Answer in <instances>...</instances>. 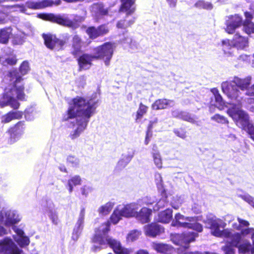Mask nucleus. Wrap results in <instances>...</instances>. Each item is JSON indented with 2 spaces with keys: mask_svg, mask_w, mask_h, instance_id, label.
<instances>
[{
  "mask_svg": "<svg viewBox=\"0 0 254 254\" xmlns=\"http://www.w3.org/2000/svg\"><path fill=\"white\" fill-rule=\"evenodd\" d=\"M28 8L33 9H42L41 4L40 1L34 2L30 1L27 3Z\"/></svg>",
  "mask_w": 254,
  "mask_h": 254,
  "instance_id": "5fc2aeb1",
  "label": "nucleus"
},
{
  "mask_svg": "<svg viewBox=\"0 0 254 254\" xmlns=\"http://www.w3.org/2000/svg\"><path fill=\"white\" fill-rule=\"evenodd\" d=\"M15 246L9 238L6 237L0 240V254H8Z\"/></svg>",
  "mask_w": 254,
  "mask_h": 254,
  "instance_id": "5701e85b",
  "label": "nucleus"
},
{
  "mask_svg": "<svg viewBox=\"0 0 254 254\" xmlns=\"http://www.w3.org/2000/svg\"><path fill=\"white\" fill-rule=\"evenodd\" d=\"M244 28L245 31L247 34L254 33V23L252 22L250 25L248 24Z\"/></svg>",
  "mask_w": 254,
  "mask_h": 254,
  "instance_id": "680f3d73",
  "label": "nucleus"
},
{
  "mask_svg": "<svg viewBox=\"0 0 254 254\" xmlns=\"http://www.w3.org/2000/svg\"><path fill=\"white\" fill-rule=\"evenodd\" d=\"M194 6L200 9H205L207 10H211L213 8V5L211 2H205L203 0L197 1L194 4Z\"/></svg>",
  "mask_w": 254,
  "mask_h": 254,
  "instance_id": "ea45409f",
  "label": "nucleus"
},
{
  "mask_svg": "<svg viewBox=\"0 0 254 254\" xmlns=\"http://www.w3.org/2000/svg\"><path fill=\"white\" fill-rule=\"evenodd\" d=\"M164 232V228L155 222L149 224L145 227V234L151 237H155Z\"/></svg>",
  "mask_w": 254,
  "mask_h": 254,
  "instance_id": "a211bd4d",
  "label": "nucleus"
},
{
  "mask_svg": "<svg viewBox=\"0 0 254 254\" xmlns=\"http://www.w3.org/2000/svg\"><path fill=\"white\" fill-rule=\"evenodd\" d=\"M7 16V14L3 12L1 10H0V23L3 24L6 22V18Z\"/></svg>",
  "mask_w": 254,
  "mask_h": 254,
  "instance_id": "338daca9",
  "label": "nucleus"
},
{
  "mask_svg": "<svg viewBox=\"0 0 254 254\" xmlns=\"http://www.w3.org/2000/svg\"><path fill=\"white\" fill-rule=\"evenodd\" d=\"M232 47L237 50H244L248 47L249 44V37L243 36L239 33H236L231 40Z\"/></svg>",
  "mask_w": 254,
  "mask_h": 254,
  "instance_id": "2eb2a0df",
  "label": "nucleus"
},
{
  "mask_svg": "<svg viewBox=\"0 0 254 254\" xmlns=\"http://www.w3.org/2000/svg\"><path fill=\"white\" fill-rule=\"evenodd\" d=\"M159 177L160 178V180L159 182L156 183V185L157 189L159 190V192H160L162 197L157 202V206L158 209L163 208L167 206L168 203V200L167 199L168 195L167 193L166 190L164 188L163 181L160 175H159Z\"/></svg>",
  "mask_w": 254,
  "mask_h": 254,
  "instance_id": "f3484780",
  "label": "nucleus"
},
{
  "mask_svg": "<svg viewBox=\"0 0 254 254\" xmlns=\"http://www.w3.org/2000/svg\"><path fill=\"white\" fill-rule=\"evenodd\" d=\"M91 10L94 13L96 16H107L109 14L108 8L105 7L102 2H96L93 3L91 6Z\"/></svg>",
  "mask_w": 254,
  "mask_h": 254,
  "instance_id": "bb28decb",
  "label": "nucleus"
},
{
  "mask_svg": "<svg viewBox=\"0 0 254 254\" xmlns=\"http://www.w3.org/2000/svg\"><path fill=\"white\" fill-rule=\"evenodd\" d=\"M85 32L89 38L93 40L107 34L109 32V29L106 24H103L97 27L94 26H89Z\"/></svg>",
  "mask_w": 254,
  "mask_h": 254,
  "instance_id": "9b49d317",
  "label": "nucleus"
},
{
  "mask_svg": "<svg viewBox=\"0 0 254 254\" xmlns=\"http://www.w3.org/2000/svg\"><path fill=\"white\" fill-rule=\"evenodd\" d=\"M85 209L84 208H82L80 210L79 217L76 222L77 228L78 229H82L84 223V220L85 217Z\"/></svg>",
  "mask_w": 254,
  "mask_h": 254,
  "instance_id": "37998d69",
  "label": "nucleus"
},
{
  "mask_svg": "<svg viewBox=\"0 0 254 254\" xmlns=\"http://www.w3.org/2000/svg\"><path fill=\"white\" fill-rule=\"evenodd\" d=\"M157 122H158L157 118H155L153 121H150L147 126L146 131L152 132V129L153 128V126L155 124L157 123Z\"/></svg>",
  "mask_w": 254,
  "mask_h": 254,
  "instance_id": "e2e57ef3",
  "label": "nucleus"
},
{
  "mask_svg": "<svg viewBox=\"0 0 254 254\" xmlns=\"http://www.w3.org/2000/svg\"><path fill=\"white\" fill-rule=\"evenodd\" d=\"M172 101L166 98H161L156 100L151 105L153 110H161L169 108L171 107V103Z\"/></svg>",
  "mask_w": 254,
  "mask_h": 254,
  "instance_id": "a878e982",
  "label": "nucleus"
},
{
  "mask_svg": "<svg viewBox=\"0 0 254 254\" xmlns=\"http://www.w3.org/2000/svg\"><path fill=\"white\" fill-rule=\"evenodd\" d=\"M212 119L218 123L223 124H228L229 123L228 121L225 117L218 114H215L212 117Z\"/></svg>",
  "mask_w": 254,
  "mask_h": 254,
  "instance_id": "49530a36",
  "label": "nucleus"
},
{
  "mask_svg": "<svg viewBox=\"0 0 254 254\" xmlns=\"http://www.w3.org/2000/svg\"><path fill=\"white\" fill-rule=\"evenodd\" d=\"M25 128L26 124L24 121H18L8 127L6 131L8 135L7 140V144L12 145L18 141L24 133Z\"/></svg>",
  "mask_w": 254,
  "mask_h": 254,
  "instance_id": "0eeeda50",
  "label": "nucleus"
},
{
  "mask_svg": "<svg viewBox=\"0 0 254 254\" xmlns=\"http://www.w3.org/2000/svg\"><path fill=\"white\" fill-rule=\"evenodd\" d=\"M122 217H123V216L122 214L120 209L116 208L110 216V219L113 224H116L122 219Z\"/></svg>",
  "mask_w": 254,
  "mask_h": 254,
  "instance_id": "e433bc0d",
  "label": "nucleus"
},
{
  "mask_svg": "<svg viewBox=\"0 0 254 254\" xmlns=\"http://www.w3.org/2000/svg\"><path fill=\"white\" fill-rule=\"evenodd\" d=\"M137 209V204L133 202L125 205L120 210L123 217L129 218L135 217Z\"/></svg>",
  "mask_w": 254,
  "mask_h": 254,
  "instance_id": "6ab92c4d",
  "label": "nucleus"
},
{
  "mask_svg": "<svg viewBox=\"0 0 254 254\" xmlns=\"http://www.w3.org/2000/svg\"><path fill=\"white\" fill-rule=\"evenodd\" d=\"M226 236L230 238V244L233 247L238 248L242 240L241 234L239 233H236L231 235L230 232H228L226 234Z\"/></svg>",
  "mask_w": 254,
  "mask_h": 254,
  "instance_id": "7c9ffc66",
  "label": "nucleus"
},
{
  "mask_svg": "<svg viewBox=\"0 0 254 254\" xmlns=\"http://www.w3.org/2000/svg\"><path fill=\"white\" fill-rule=\"evenodd\" d=\"M113 251L116 254H127L129 253L128 250L123 247L120 242Z\"/></svg>",
  "mask_w": 254,
  "mask_h": 254,
  "instance_id": "8fccbe9b",
  "label": "nucleus"
},
{
  "mask_svg": "<svg viewBox=\"0 0 254 254\" xmlns=\"http://www.w3.org/2000/svg\"><path fill=\"white\" fill-rule=\"evenodd\" d=\"M18 221L16 219L12 218L10 216V214H9L5 220L4 225L6 226H11L17 223Z\"/></svg>",
  "mask_w": 254,
  "mask_h": 254,
  "instance_id": "864d4df0",
  "label": "nucleus"
},
{
  "mask_svg": "<svg viewBox=\"0 0 254 254\" xmlns=\"http://www.w3.org/2000/svg\"><path fill=\"white\" fill-rule=\"evenodd\" d=\"M40 2L41 4L42 9H43L47 7L52 6L54 4L57 5H59L61 3V0H56L55 2H54L50 0H42Z\"/></svg>",
  "mask_w": 254,
  "mask_h": 254,
  "instance_id": "a18cd8bd",
  "label": "nucleus"
},
{
  "mask_svg": "<svg viewBox=\"0 0 254 254\" xmlns=\"http://www.w3.org/2000/svg\"><path fill=\"white\" fill-rule=\"evenodd\" d=\"M19 242L22 245L28 246L29 244L30 240L28 237L24 236L20 238Z\"/></svg>",
  "mask_w": 254,
  "mask_h": 254,
  "instance_id": "69168bd1",
  "label": "nucleus"
},
{
  "mask_svg": "<svg viewBox=\"0 0 254 254\" xmlns=\"http://www.w3.org/2000/svg\"><path fill=\"white\" fill-rule=\"evenodd\" d=\"M152 213V210L150 208L143 207L139 212L136 211L135 217L142 223H148L150 220V216Z\"/></svg>",
  "mask_w": 254,
  "mask_h": 254,
  "instance_id": "393cba45",
  "label": "nucleus"
},
{
  "mask_svg": "<svg viewBox=\"0 0 254 254\" xmlns=\"http://www.w3.org/2000/svg\"><path fill=\"white\" fill-rule=\"evenodd\" d=\"M132 15L125 14V16L119 20L116 23V27L118 29H126L130 27L135 22L136 18L131 16Z\"/></svg>",
  "mask_w": 254,
  "mask_h": 254,
  "instance_id": "4be33fe9",
  "label": "nucleus"
},
{
  "mask_svg": "<svg viewBox=\"0 0 254 254\" xmlns=\"http://www.w3.org/2000/svg\"><path fill=\"white\" fill-rule=\"evenodd\" d=\"M141 234L140 232L137 230L131 231L127 236V239L130 242H133L137 240L139 235Z\"/></svg>",
  "mask_w": 254,
  "mask_h": 254,
  "instance_id": "de8ad7c7",
  "label": "nucleus"
},
{
  "mask_svg": "<svg viewBox=\"0 0 254 254\" xmlns=\"http://www.w3.org/2000/svg\"><path fill=\"white\" fill-rule=\"evenodd\" d=\"M239 197L254 208V198L253 197L248 194H240L239 195Z\"/></svg>",
  "mask_w": 254,
  "mask_h": 254,
  "instance_id": "09e8293b",
  "label": "nucleus"
},
{
  "mask_svg": "<svg viewBox=\"0 0 254 254\" xmlns=\"http://www.w3.org/2000/svg\"><path fill=\"white\" fill-rule=\"evenodd\" d=\"M222 90L228 98L231 100L236 102L240 101L241 92L236 85L231 80L226 81L222 84Z\"/></svg>",
  "mask_w": 254,
  "mask_h": 254,
  "instance_id": "6e6552de",
  "label": "nucleus"
},
{
  "mask_svg": "<svg viewBox=\"0 0 254 254\" xmlns=\"http://www.w3.org/2000/svg\"><path fill=\"white\" fill-rule=\"evenodd\" d=\"M84 43V41L78 35H74L72 37L70 53L73 58H76L82 53V47Z\"/></svg>",
  "mask_w": 254,
  "mask_h": 254,
  "instance_id": "4468645a",
  "label": "nucleus"
},
{
  "mask_svg": "<svg viewBox=\"0 0 254 254\" xmlns=\"http://www.w3.org/2000/svg\"><path fill=\"white\" fill-rule=\"evenodd\" d=\"M18 62V59L15 55H10L6 58L2 62V64L5 66H13L15 65Z\"/></svg>",
  "mask_w": 254,
  "mask_h": 254,
  "instance_id": "a19ab883",
  "label": "nucleus"
},
{
  "mask_svg": "<svg viewBox=\"0 0 254 254\" xmlns=\"http://www.w3.org/2000/svg\"><path fill=\"white\" fill-rule=\"evenodd\" d=\"M81 184V179L79 175H75L68 180L67 187L69 193L73 191V187Z\"/></svg>",
  "mask_w": 254,
  "mask_h": 254,
  "instance_id": "473e14b6",
  "label": "nucleus"
},
{
  "mask_svg": "<svg viewBox=\"0 0 254 254\" xmlns=\"http://www.w3.org/2000/svg\"><path fill=\"white\" fill-rule=\"evenodd\" d=\"M244 15L245 16V19L243 22V25L244 27L248 25V24L250 25L251 23H252V20L253 18V14L249 11H245L244 12Z\"/></svg>",
  "mask_w": 254,
  "mask_h": 254,
  "instance_id": "3c124183",
  "label": "nucleus"
},
{
  "mask_svg": "<svg viewBox=\"0 0 254 254\" xmlns=\"http://www.w3.org/2000/svg\"><path fill=\"white\" fill-rule=\"evenodd\" d=\"M40 18L58 24L61 26L75 29L79 27V23L84 20V18L77 14L73 15V20L69 18L66 14H55L54 13H41L38 14Z\"/></svg>",
  "mask_w": 254,
  "mask_h": 254,
  "instance_id": "f03ea898",
  "label": "nucleus"
},
{
  "mask_svg": "<svg viewBox=\"0 0 254 254\" xmlns=\"http://www.w3.org/2000/svg\"><path fill=\"white\" fill-rule=\"evenodd\" d=\"M193 222H182L181 227L191 229L192 225Z\"/></svg>",
  "mask_w": 254,
  "mask_h": 254,
  "instance_id": "774afa93",
  "label": "nucleus"
},
{
  "mask_svg": "<svg viewBox=\"0 0 254 254\" xmlns=\"http://www.w3.org/2000/svg\"><path fill=\"white\" fill-rule=\"evenodd\" d=\"M23 115L21 111H10L3 116L1 122L2 124H7L13 120L22 119Z\"/></svg>",
  "mask_w": 254,
  "mask_h": 254,
  "instance_id": "b1692460",
  "label": "nucleus"
},
{
  "mask_svg": "<svg viewBox=\"0 0 254 254\" xmlns=\"http://www.w3.org/2000/svg\"><path fill=\"white\" fill-rule=\"evenodd\" d=\"M9 76L12 80L14 79L13 81V87L15 88V91L16 95V98L18 100L23 101L25 99V93L24 92V86L23 85L17 86V83L23 80L21 75L17 69H13L10 71L8 73Z\"/></svg>",
  "mask_w": 254,
  "mask_h": 254,
  "instance_id": "1a4fd4ad",
  "label": "nucleus"
},
{
  "mask_svg": "<svg viewBox=\"0 0 254 254\" xmlns=\"http://www.w3.org/2000/svg\"><path fill=\"white\" fill-rule=\"evenodd\" d=\"M227 114L235 122L236 124L242 128L245 129L250 125L249 115L236 104L229 108L227 111Z\"/></svg>",
  "mask_w": 254,
  "mask_h": 254,
  "instance_id": "423d86ee",
  "label": "nucleus"
},
{
  "mask_svg": "<svg viewBox=\"0 0 254 254\" xmlns=\"http://www.w3.org/2000/svg\"><path fill=\"white\" fill-rule=\"evenodd\" d=\"M50 219L52 220V223L57 225L59 223V218L58 214L53 211H51L49 215Z\"/></svg>",
  "mask_w": 254,
  "mask_h": 254,
  "instance_id": "4d7b16f0",
  "label": "nucleus"
},
{
  "mask_svg": "<svg viewBox=\"0 0 254 254\" xmlns=\"http://www.w3.org/2000/svg\"><path fill=\"white\" fill-rule=\"evenodd\" d=\"M42 37L45 46L51 50H63L66 44L69 37L66 36L64 39L59 38L56 34L52 33H43Z\"/></svg>",
  "mask_w": 254,
  "mask_h": 254,
  "instance_id": "39448f33",
  "label": "nucleus"
},
{
  "mask_svg": "<svg viewBox=\"0 0 254 254\" xmlns=\"http://www.w3.org/2000/svg\"><path fill=\"white\" fill-rule=\"evenodd\" d=\"M67 162L72 165L73 166H77L79 163L78 159L73 155H69L67 158Z\"/></svg>",
  "mask_w": 254,
  "mask_h": 254,
  "instance_id": "6e6d98bb",
  "label": "nucleus"
},
{
  "mask_svg": "<svg viewBox=\"0 0 254 254\" xmlns=\"http://www.w3.org/2000/svg\"><path fill=\"white\" fill-rule=\"evenodd\" d=\"M71 101L72 106H69L63 115L62 122H65L76 119L77 127L69 134L70 138L73 140L79 137L86 129L90 118L95 112L98 101H93L92 99L87 100L83 97L78 96Z\"/></svg>",
  "mask_w": 254,
  "mask_h": 254,
  "instance_id": "f257e3e1",
  "label": "nucleus"
},
{
  "mask_svg": "<svg viewBox=\"0 0 254 254\" xmlns=\"http://www.w3.org/2000/svg\"><path fill=\"white\" fill-rule=\"evenodd\" d=\"M198 234L193 232H189L187 233H183L181 234H178L175 236L178 239V241L175 243L185 249H188L190 247V243L194 242L195 238L198 237Z\"/></svg>",
  "mask_w": 254,
  "mask_h": 254,
  "instance_id": "9d476101",
  "label": "nucleus"
},
{
  "mask_svg": "<svg viewBox=\"0 0 254 254\" xmlns=\"http://www.w3.org/2000/svg\"><path fill=\"white\" fill-rule=\"evenodd\" d=\"M175 219L179 222H182L181 221L194 222L196 220V217H185L180 213H177L175 215Z\"/></svg>",
  "mask_w": 254,
  "mask_h": 254,
  "instance_id": "79ce46f5",
  "label": "nucleus"
},
{
  "mask_svg": "<svg viewBox=\"0 0 254 254\" xmlns=\"http://www.w3.org/2000/svg\"><path fill=\"white\" fill-rule=\"evenodd\" d=\"M12 34L11 27H6L0 30V43L6 44L8 43L10 36Z\"/></svg>",
  "mask_w": 254,
  "mask_h": 254,
  "instance_id": "c85d7f7f",
  "label": "nucleus"
},
{
  "mask_svg": "<svg viewBox=\"0 0 254 254\" xmlns=\"http://www.w3.org/2000/svg\"><path fill=\"white\" fill-rule=\"evenodd\" d=\"M172 210L170 208H167L158 213V221L165 224L168 223L172 220Z\"/></svg>",
  "mask_w": 254,
  "mask_h": 254,
  "instance_id": "cd10ccee",
  "label": "nucleus"
},
{
  "mask_svg": "<svg viewBox=\"0 0 254 254\" xmlns=\"http://www.w3.org/2000/svg\"><path fill=\"white\" fill-rule=\"evenodd\" d=\"M237 220L239 223V226L236 228V229L240 230L242 227H248L249 226L250 223L247 220H243L239 217H238Z\"/></svg>",
  "mask_w": 254,
  "mask_h": 254,
  "instance_id": "bf43d9fd",
  "label": "nucleus"
},
{
  "mask_svg": "<svg viewBox=\"0 0 254 254\" xmlns=\"http://www.w3.org/2000/svg\"><path fill=\"white\" fill-rule=\"evenodd\" d=\"M153 150H154V152L152 153V156L154 163L158 168L161 169L162 168V161L160 154L157 149L156 145H153Z\"/></svg>",
  "mask_w": 254,
  "mask_h": 254,
  "instance_id": "72a5a7b5",
  "label": "nucleus"
},
{
  "mask_svg": "<svg viewBox=\"0 0 254 254\" xmlns=\"http://www.w3.org/2000/svg\"><path fill=\"white\" fill-rule=\"evenodd\" d=\"M148 110V107L142 102L139 104L138 108L136 112L135 121L136 122L138 120H141L144 115L146 114Z\"/></svg>",
  "mask_w": 254,
  "mask_h": 254,
  "instance_id": "2f4dec72",
  "label": "nucleus"
},
{
  "mask_svg": "<svg viewBox=\"0 0 254 254\" xmlns=\"http://www.w3.org/2000/svg\"><path fill=\"white\" fill-rule=\"evenodd\" d=\"M211 91L214 95L216 103L219 106H223L225 105V102L219 93L218 89L217 88H213L211 89Z\"/></svg>",
  "mask_w": 254,
  "mask_h": 254,
  "instance_id": "58836bf2",
  "label": "nucleus"
},
{
  "mask_svg": "<svg viewBox=\"0 0 254 254\" xmlns=\"http://www.w3.org/2000/svg\"><path fill=\"white\" fill-rule=\"evenodd\" d=\"M252 78L248 76L245 78H240L238 76H234L232 80L238 88L244 91L248 89L251 85Z\"/></svg>",
  "mask_w": 254,
  "mask_h": 254,
  "instance_id": "aec40b11",
  "label": "nucleus"
},
{
  "mask_svg": "<svg viewBox=\"0 0 254 254\" xmlns=\"http://www.w3.org/2000/svg\"><path fill=\"white\" fill-rule=\"evenodd\" d=\"M115 48V44L110 42H105L94 48V56L95 60H103L106 65H109Z\"/></svg>",
  "mask_w": 254,
  "mask_h": 254,
  "instance_id": "20e7f679",
  "label": "nucleus"
},
{
  "mask_svg": "<svg viewBox=\"0 0 254 254\" xmlns=\"http://www.w3.org/2000/svg\"><path fill=\"white\" fill-rule=\"evenodd\" d=\"M20 105L18 99L12 96L8 97L6 102L4 104V106H9L11 108L15 110L19 108Z\"/></svg>",
  "mask_w": 254,
  "mask_h": 254,
  "instance_id": "4c0bfd02",
  "label": "nucleus"
},
{
  "mask_svg": "<svg viewBox=\"0 0 254 254\" xmlns=\"http://www.w3.org/2000/svg\"><path fill=\"white\" fill-rule=\"evenodd\" d=\"M209 228L212 231V234L216 237H221L223 231L220 230V225L216 220L211 219L209 222Z\"/></svg>",
  "mask_w": 254,
  "mask_h": 254,
  "instance_id": "c756f323",
  "label": "nucleus"
},
{
  "mask_svg": "<svg viewBox=\"0 0 254 254\" xmlns=\"http://www.w3.org/2000/svg\"><path fill=\"white\" fill-rule=\"evenodd\" d=\"M151 246L154 250L162 254H171L174 251V248L167 244L153 242Z\"/></svg>",
  "mask_w": 254,
  "mask_h": 254,
  "instance_id": "412c9836",
  "label": "nucleus"
},
{
  "mask_svg": "<svg viewBox=\"0 0 254 254\" xmlns=\"http://www.w3.org/2000/svg\"><path fill=\"white\" fill-rule=\"evenodd\" d=\"M76 58L79 71L88 69L92 65V61L95 60L94 54L88 53L80 54Z\"/></svg>",
  "mask_w": 254,
  "mask_h": 254,
  "instance_id": "ddd939ff",
  "label": "nucleus"
},
{
  "mask_svg": "<svg viewBox=\"0 0 254 254\" xmlns=\"http://www.w3.org/2000/svg\"><path fill=\"white\" fill-rule=\"evenodd\" d=\"M197 219L196 218V220L193 222L191 229L197 232H201L203 231V226L200 223L197 222Z\"/></svg>",
  "mask_w": 254,
  "mask_h": 254,
  "instance_id": "13d9d810",
  "label": "nucleus"
},
{
  "mask_svg": "<svg viewBox=\"0 0 254 254\" xmlns=\"http://www.w3.org/2000/svg\"><path fill=\"white\" fill-rule=\"evenodd\" d=\"M30 70L29 63L27 61H23L19 67V71L21 75L26 74Z\"/></svg>",
  "mask_w": 254,
  "mask_h": 254,
  "instance_id": "c03bdc74",
  "label": "nucleus"
},
{
  "mask_svg": "<svg viewBox=\"0 0 254 254\" xmlns=\"http://www.w3.org/2000/svg\"><path fill=\"white\" fill-rule=\"evenodd\" d=\"M175 134L182 138H185L187 136V131L184 127H180L174 130Z\"/></svg>",
  "mask_w": 254,
  "mask_h": 254,
  "instance_id": "603ef678",
  "label": "nucleus"
},
{
  "mask_svg": "<svg viewBox=\"0 0 254 254\" xmlns=\"http://www.w3.org/2000/svg\"><path fill=\"white\" fill-rule=\"evenodd\" d=\"M232 245H225L223 247V250L225 254H235V250Z\"/></svg>",
  "mask_w": 254,
  "mask_h": 254,
  "instance_id": "052dcab7",
  "label": "nucleus"
},
{
  "mask_svg": "<svg viewBox=\"0 0 254 254\" xmlns=\"http://www.w3.org/2000/svg\"><path fill=\"white\" fill-rule=\"evenodd\" d=\"M135 1L136 0H120L119 12L128 15L133 14L136 9Z\"/></svg>",
  "mask_w": 254,
  "mask_h": 254,
  "instance_id": "dca6fc26",
  "label": "nucleus"
},
{
  "mask_svg": "<svg viewBox=\"0 0 254 254\" xmlns=\"http://www.w3.org/2000/svg\"><path fill=\"white\" fill-rule=\"evenodd\" d=\"M174 117L176 118L181 119L182 120L187 121L190 123H194V120L191 116L190 113L186 112L185 111L178 112L174 115Z\"/></svg>",
  "mask_w": 254,
  "mask_h": 254,
  "instance_id": "f704fd0d",
  "label": "nucleus"
},
{
  "mask_svg": "<svg viewBox=\"0 0 254 254\" xmlns=\"http://www.w3.org/2000/svg\"><path fill=\"white\" fill-rule=\"evenodd\" d=\"M238 248L240 254H249L250 252L252 254L253 247L249 242L240 245Z\"/></svg>",
  "mask_w": 254,
  "mask_h": 254,
  "instance_id": "c9c22d12",
  "label": "nucleus"
},
{
  "mask_svg": "<svg viewBox=\"0 0 254 254\" xmlns=\"http://www.w3.org/2000/svg\"><path fill=\"white\" fill-rule=\"evenodd\" d=\"M243 25L242 17L238 14L230 15L226 21L225 30L229 34H233L236 29Z\"/></svg>",
  "mask_w": 254,
  "mask_h": 254,
  "instance_id": "f8f14e48",
  "label": "nucleus"
},
{
  "mask_svg": "<svg viewBox=\"0 0 254 254\" xmlns=\"http://www.w3.org/2000/svg\"><path fill=\"white\" fill-rule=\"evenodd\" d=\"M110 211V209L109 206L106 205H103L99 208V212L100 213L103 214H108Z\"/></svg>",
  "mask_w": 254,
  "mask_h": 254,
  "instance_id": "0e129e2a",
  "label": "nucleus"
},
{
  "mask_svg": "<svg viewBox=\"0 0 254 254\" xmlns=\"http://www.w3.org/2000/svg\"><path fill=\"white\" fill-rule=\"evenodd\" d=\"M101 226L104 227L101 228L100 227L95 229V234L91 239L92 242L98 243L101 246L108 245L114 251L120 242L108 236V233L110 230V224L109 221L102 223Z\"/></svg>",
  "mask_w": 254,
  "mask_h": 254,
  "instance_id": "7ed1b4c3",
  "label": "nucleus"
}]
</instances>
